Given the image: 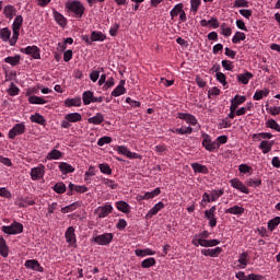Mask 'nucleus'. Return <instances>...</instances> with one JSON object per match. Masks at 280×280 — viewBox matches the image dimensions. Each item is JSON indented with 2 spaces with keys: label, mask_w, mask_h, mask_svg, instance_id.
<instances>
[{
  "label": "nucleus",
  "mask_w": 280,
  "mask_h": 280,
  "mask_svg": "<svg viewBox=\"0 0 280 280\" xmlns=\"http://www.w3.org/2000/svg\"><path fill=\"white\" fill-rule=\"evenodd\" d=\"M66 10L68 13L73 14L74 19H82L84 16V4L78 0L66 2Z\"/></svg>",
  "instance_id": "obj_1"
},
{
  "label": "nucleus",
  "mask_w": 280,
  "mask_h": 280,
  "mask_svg": "<svg viewBox=\"0 0 280 280\" xmlns=\"http://www.w3.org/2000/svg\"><path fill=\"white\" fill-rule=\"evenodd\" d=\"M21 27H23V15H16L12 24L13 34L10 39L11 47H14V45H16V40H19V36L21 34Z\"/></svg>",
  "instance_id": "obj_2"
},
{
  "label": "nucleus",
  "mask_w": 280,
  "mask_h": 280,
  "mask_svg": "<svg viewBox=\"0 0 280 280\" xmlns=\"http://www.w3.org/2000/svg\"><path fill=\"white\" fill-rule=\"evenodd\" d=\"M1 231L7 235H21V233H23V225L22 223L14 221L11 225H3Z\"/></svg>",
  "instance_id": "obj_3"
},
{
  "label": "nucleus",
  "mask_w": 280,
  "mask_h": 280,
  "mask_svg": "<svg viewBox=\"0 0 280 280\" xmlns=\"http://www.w3.org/2000/svg\"><path fill=\"white\" fill-rule=\"evenodd\" d=\"M113 242V233H104L94 237V243L98 246H108Z\"/></svg>",
  "instance_id": "obj_4"
},
{
  "label": "nucleus",
  "mask_w": 280,
  "mask_h": 280,
  "mask_svg": "<svg viewBox=\"0 0 280 280\" xmlns=\"http://www.w3.org/2000/svg\"><path fill=\"white\" fill-rule=\"evenodd\" d=\"M95 213L98 218H107V215H110L113 213V205L109 202H106L104 206L97 207L95 210Z\"/></svg>",
  "instance_id": "obj_5"
},
{
  "label": "nucleus",
  "mask_w": 280,
  "mask_h": 280,
  "mask_svg": "<svg viewBox=\"0 0 280 280\" xmlns=\"http://www.w3.org/2000/svg\"><path fill=\"white\" fill-rule=\"evenodd\" d=\"M215 206H212L209 210L205 211V215L207 220H209V226H211V229L218 225V219H215Z\"/></svg>",
  "instance_id": "obj_6"
},
{
  "label": "nucleus",
  "mask_w": 280,
  "mask_h": 280,
  "mask_svg": "<svg viewBox=\"0 0 280 280\" xmlns=\"http://www.w3.org/2000/svg\"><path fill=\"white\" fill-rule=\"evenodd\" d=\"M21 52L32 56V58L35 60H40V49H38L36 46H27L26 48H22Z\"/></svg>",
  "instance_id": "obj_7"
},
{
  "label": "nucleus",
  "mask_w": 280,
  "mask_h": 280,
  "mask_svg": "<svg viewBox=\"0 0 280 280\" xmlns=\"http://www.w3.org/2000/svg\"><path fill=\"white\" fill-rule=\"evenodd\" d=\"M25 132V124L20 122L16 124L10 131H9V139H16L19 135H23Z\"/></svg>",
  "instance_id": "obj_8"
},
{
  "label": "nucleus",
  "mask_w": 280,
  "mask_h": 280,
  "mask_svg": "<svg viewBox=\"0 0 280 280\" xmlns=\"http://www.w3.org/2000/svg\"><path fill=\"white\" fill-rule=\"evenodd\" d=\"M230 185L234 188L237 189V191H241L242 194H250V190L238 178H233L230 180Z\"/></svg>",
  "instance_id": "obj_9"
},
{
  "label": "nucleus",
  "mask_w": 280,
  "mask_h": 280,
  "mask_svg": "<svg viewBox=\"0 0 280 280\" xmlns=\"http://www.w3.org/2000/svg\"><path fill=\"white\" fill-rule=\"evenodd\" d=\"M118 154H122V156H127V159H141V155L128 150L125 145L117 147Z\"/></svg>",
  "instance_id": "obj_10"
},
{
  "label": "nucleus",
  "mask_w": 280,
  "mask_h": 280,
  "mask_svg": "<svg viewBox=\"0 0 280 280\" xmlns=\"http://www.w3.org/2000/svg\"><path fill=\"white\" fill-rule=\"evenodd\" d=\"M24 266L28 270H35L36 272H43L45 270L36 259L26 260Z\"/></svg>",
  "instance_id": "obj_11"
},
{
  "label": "nucleus",
  "mask_w": 280,
  "mask_h": 280,
  "mask_svg": "<svg viewBox=\"0 0 280 280\" xmlns=\"http://www.w3.org/2000/svg\"><path fill=\"white\" fill-rule=\"evenodd\" d=\"M202 145L206 150H208V152H213V150H218L219 148L218 142L211 141V137L208 135L202 140Z\"/></svg>",
  "instance_id": "obj_12"
},
{
  "label": "nucleus",
  "mask_w": 280,
  "mask_h": 280,
  "mask_svg": "<svg viewBox=\"0 0 280 280\" xmlns=\"http://www.w3.org/2000/svg\"><path fill=\"white\" fill-rule=\"evenodd\" d=\"M45 176V166H37L31 170L32 180H40Z\"/></svg>",
  "instance_id": "obj_13"
},
{
  "label": "nucleus",
  "mask_w": 280,
  "mask_h": 280,
  "mask_svg": "<svg viewBox=\"0 0 280 280\" xmlns=\"http://www.w3.org/2000/svg\"><path fill=\"white\" fill-rule=\"evenodd\" d=\"M178 118L183 119L184 121H186L190 126H196L198 124V119H196V116H194L191 114L179 113Z\"/></svg>",
  "instance_id": "obj_14"
},
{
  "label": "nucleus",
  "mask_w": 280,
  "mask_h": 280,
  "mask_svg": "<svg viewBox=\"0 0 280 280\" xmlns=\"http://www.w3.org/2000/svg\"><path fill=\"white\" fill-rule=\"evenodd\" d=\"M67 244H75V229L73 226H69L65 234Z\"/></svg>",
  "instance_id": "obj_15"
},
{
  "label": "nucleus",
  "mask_w": 280,
  "mask_h": 280,
  "mask_svg": "<svg viewBox=\"0 0 280 280\" xmlns=\"http://www.w3.org/2000/svg\"><path fill=\"white\" fill-rule=\"evenodd\" d=\"M272 145H275V141L262 140L259 144V150H261L262 154H268L272 152Z\"/></svg>",
  "instance_id": "obj_16"
},
{
  "label": "nucleus",
  "mask_w": 280,
  "mask_h": 280,
  "mask_svg": "<svg viewBox=\"0 0 280 280\" xmlns=\"http://www.w3.org/2000/svg\"><path fill=\"white\" fill-rule=\"evenodd\" d=\"M52 16H54L56 23H58V25H60V27H67V18H65V15H62L57 10H54Z\"/></svg>",
  "instance_id": "obj_17"
},
{
  "label": "nucleus",
  "mask_w": 280,
  "mask_h": 280,
  "mask_svg": "<svg viewBox=\"0 0 280 280\" xmlns=\"http://www.w3.org/2000/svg\"><path fill=\"white\" fill-rule=\"evenodd\" d=\"M16 205L20 207V209H25V207H32L36 205V201H34L31 197H24L20 198Z\"/></svg>",
  "instance_id": "obj_18"
},
{
  "label": "nucleus",
  "mask_w": 280,
  "mask_h": 280,
  "mask_svg": "<svg viewBox=\"0 0 280 280\" xmlns=\"http://www.w3.org/2000/svg\"><path fill=\"white\" fill-rule=\"evenodd\" d=\"M3 14L5 19L12 21V19H14V16L16 15V8H14V5L12 4H8L3 9Z\"/></svg>",
  "instance_id": "obj_19"
},
{
  "label": "nucleus",
  "mask_w": 280,
  "mask_h": 280,
  "mask_svg": "<svg viewBox=\"0 0 280 280\" xmlns=\"http://www.w3.org/2000/svg\"><path fill=\"white\" fill-rule=\"evenodd\" d=\"M244 102H246V96L235 95L231 100L230 108H234L235 110H237V108L241 106V104H244Z\"/></svg>",
  "instance_id": "obj_20"
},
{
  "label": "nucleus",
  "mask_w": 280,
  "mask_h": 280,
  "mask_svg": "<svg viewBox=\"0 0 280 280\" xmlns=\"http://www.w3.org/2000/svg\"><path fill=\"white\" fill-rule=\"evenodd\" d=\"M246 209L242 206H233L229 209H225V213H230L231 215H244Z\"/></svg>",
  "instance_id": "obj_21"
},
{
  "label": "nucleus",
  "mask_w": 280,
  "mask_h": 280,
  "mask_svg": "<svg viewBox=\"0 0 280 280\" xmlns=\"http://www.w3.org/2000/svg\"><path fill=\"white\" fill-rule=\"evenodd\" d=\"M165 208V203H163L162 201H159L153 208H151L149 210V212L147 213V218H154V215H156V213H159V211H161V209Z\"/></svg>",
  "instance_id": "obj_22"
},
{
  "label": "nucleus",
  "mask_w": 280,
  "mask_h": 280,
  "mask_svg": "<svg viewBox=\"0 0 280 280\" xmlns=\"http://www.w3.org/2000/svg\"><path fill=\"white\" fill-rule=\"evenodd\" d=\"M65 119L70 124H78V121H82V114L80 113H70L65 116Z\"/></svg>",
  "instance_id": "obj_23"
},
{
  "label": "nucleus",
  "mask_w": 280,
  "mask_h": 280,
  "mask_svg": "<svg viewBox=\"0 0 280 280\" xmlns=\"http://www.w3.org/2000/svg\"><path fill=\"white\" fill-rule=\"evenodd\" d=\"M104 122V114L97 113L95 116L88 118V124H92L93 126H100V124Z\"/></svg>",
  "instance_id": "obj_24"
},
{
  "label": "nucleus",
  "mask_w": 280,
  "mask_h": 280,
  "mask_svg": "<svg viewBox=\"0 0 280 280\" xmlns=\"http://www.w3.org/2000/svg\"><path fill=\"white\" fill-rule=\"evenodd\" d=\"M236 78L241 84H248L253 80V73L246 71L245 73L237 74Z\"/></svg>",
  "instance_id": "obj_25"
},
{
  "label": "nucleus",
  "mask_w": 280,
  "mask_h": 280,
  "mask_svg": "<svg viewBox=\"0 0 280 280\" xmlns=\"http://www.w3.org/2000/svg\"><path fill=\"white\" fill-rule=\"evenodd\" d=\"M124 84H126V81L121 80L119 85L116 86V89L112 92V97H119L126 93V88H124Z\"/></svg>",
  "instance_id": "obj_26"
},
{
  "label": "nucleus",
  "mask_w": 280,
  "mask_h": 280,
  "mask_svg": "<svg viewBox=\"0 0 280 280\" xmlns=\"http://www.w3.org/2000/svg\"><path fill=\"white\" fill-rule=\"evenodd\" d=\"M191 167L195 174H209V168H207L206 165H202L200 163H192Z\"/></svg>",
  "instance_id": "obj_27"
},
{
  "label": "nucleus",
  "mask_w": 280,
  "mask_h": 280,
  "mask_svg": "<svg viewBox=\"0 0 280 280\" xmlns=\"http://www.w3.org/2000/svg\"><path fill=\"white\" fill-rule=\"evenodd\" d=\"M59 170L62 174H73V172H75V168L66 162L59 164Z\"/></svg>",
  "instance_id": "obj_28"
},
{
  "label": "nucleus",
  "mask_w": 280,
  "mask_h": 280,
  "mask_svg": "<svg viewBox=\"0 0 280 280\" xmlns=\"http://www.w3.org/2000/svg\"><path fill=\"white\" fill-rule=\"evenodd\" d=\"M106 38V36L104 35V33L98 32V31H93L91 33V40L93 43H104V39Z\"/></svg>",
  "instance_id": "obj_29"
},
{
  "label": "nucleus",
  "mask_w": 280,
  "mask_h": 280,
  "mask_svg": "<svg viewBox=\"0 0 280 280\" xmlns=\"http://www.w3.org/2000/svg\"><path fill=\"white\" fill-rule=\"evenodd\" d=\"M269 94H270V90L262 89L255 92L253 100H255L256 102H259V100H264V97H268Z\"/></svg>",
  "instance_id": "obj_30"
},
{
  "label": "nucleus",
  "mask_w": 280,
  "mask_h": 280,
  "mask_svg": "<svg viewBox=\"0 0 280 280\" xmlns=\"http://www.w3.org/2000/svg\"><path fill=\"white\" fill-rule=\"evenodd\" d=\"M10 36H12V32L10 31V28L4 27L0 30V38L4 42L10 44V40H12V38H10Z\"/></svg>",
  "instance_id": "obj_31"
},
{
  "label": "nucleus",
  "mask_w": 280,
  "mask_h": 280,
  "mask_svg": "<svg viewBox=\"0 0 280 280\" xmlns=\"http://www.w3.org/2000/svg\"><path fill=\"white\" fill-rule=\"evenodd\" d=\"M30 119L33 124H39V126H45L46 124L45 117L38 113L31 115Z\"/></svg>",
  "instance_id": "obj_32"
},
{
  "label": "nucleus",
  "mask_w": 280,
  "mask_h": 280,
  "mask_svg": "<svg viewBox=\"0 0 280 280\" xmlns=\"http://www.w3.org/2000/svg\"><path fill=\"white\" fill-rule=\"evenodd\" d=\"M10 249L8 248V244L5 243V238L0 237V255L1 257H8Z\"/></svg>",
  "instance_id": "obj_33"
},
{
  "label": "nucleus",
  "mask_w": 280,
  "mask_h": 280,
  "mask_svg": "<svg viewBox=\"0 0 280 280\" xmlns=\"http://www.w3.org/2000/svg\"><path fill=\"white\" fill-rule=\"evenodd\" d=\"M46 159L48 161H58V159H62V152L54 149L47 154Z\"/></svg>",
  "instance_id": "obj_34"
},
{
  "label": "nucleus",
  "mask_w": 280,
  "mask_h": 280,
  "mask_svg": "<svg viewBox=\"0 0 280 280\" xmlns=\"http://www.w3.org/2000/svg\"><path fill=\"white\" fill-rule=\"evenodd\" d=\"M238 264L241 269L246 268V266H248V253L243 252L240 256H238Z\"/></svg>",
  "instance_id": "obj_35"
},
{
  "label": "nucleus",
  "mask_w": 280,
  "mask_h": 280,
  "mask_svg": "<svg viewBox=\"0 0 280 280\" xmlns=\"http://www.w3.org/2000/svg\"><path fill=\"white\" fill-rule=\"evenodd\" d=\"M65 104L69 108H71V106H82V98L81 97L68 98L65 101Z\"/></svg>",
  "instance_id": "obj_36"
},
{
  "label": "nucleus",
  "mask_w": 280,
  "mask_h": 280,
  "mask_svg": "<svg viewBox=\"0 0 280 280\" xmlns=\"http://www.w3.org/2000/svg\"><path fill=\"white\" fill-rule=\"evenodd\" d=\"M116 208L122 213H130V205L126 201H117Z\"/></svg>",
  "instance_id": "obj_37"
},
{
  "label": "nucleus",
  "mask_w": 280,
  "mask_h": 280,
  "mask_svg": "<svg viewBox=\"0 0 280 280\" xmlns=\"http://www.w3.org/2000/svg\"><path fill=\"white\" fill-rule=\"evenodd\" d=\"M135 254L137 257H148V255H156V252L152 250L151 248L145 249H136Z\"/></svg>",
  "instance_id": "obj_38"
},
{
  "label": "nucleus",
  "mask_w": 280,
  "mask_h": 280,
  "mask_svg": "<svg viewBox=\"0 0 280 280\" xmlns=\"http://www.w3.org/2000/svg\"><path fill=\"white\" fill-rule=\"evenodd\" d=\"M82 100H83L84 106H89V104L93 103V92L92 91L83 92Z\"/></svg>",
  "instance_id": "obj_39"
},
{
  "label": "nucleus",
  "mask_w": 280,
  "mask_h": 280,
  "mask_svg": "<svg viewBox=\"0 0 280 280\" xmlns=\"http://www.w3.org/2000/svg\"><path fill=\"white\" fill-rule=\"evenodd\" d=\"M4 62H7V65H11V67H16V65L21 62V55H15L14 57H7L4 59Z\"/></svg>",
  "instance_id": "obj_40"
},
{
  "label": "nucleus",
  "mask_w": 280,
  "mask_h": 280,
  "mask_svg": "<svg viewBox=\"0 0 280 280\" xmlns=\"http://www.w3.org/2000/svg\"><path fill=\"white\" fill-rule=\"evenodd\" d=\"M279 225H280V217H276L269 220V222L267 223L268 230L271 232L275 231Z\"/></svg>",
  "instance_id": "obj_41"
},
{
  "label": "nucleus",
  "mask_w": 280,
  "mask_h": 280,
  "mask_svg": "<svg viewBox=\"0 0 280 280\" xmlns=\"http://www.w3.org/2000/svg\"><path fill=\"white\" fill-rule=\"evenodd\" d=\"M266 128H270L271 130H276V132H280V125L275 119L267 120Z\"/></svg>",
  "instance_id": "obj_42"
},
{
  "label": "nucleus",
  "mask_w": 280,
  "mask_h": 280,
  "mask_svg": "<svg viewBox=\"0 0 280 280\" xmlns=\"http://www.w3.org/2000/svg\"><path fill=\"white\" fill-rule=\"evenodd\" d=\"M242 40H246V34H244L242 32H236L232 38V43L234 45H237V44L242 43Z\"/></svg>",
  "instance_id": "obj_43"
},
{
  "label": "nucleus",
  "mask_w": 280,
  "mask_h": 280,
  "mask_svg": "<svg viewBox=\"0 0 280 280\" xmlns=\"http://www.w3.org/2000/svg\"><path fill=\"white\" fill-rule=\"evenodd\" d=\"M183 3L176 4L173 10L171 11V19L174 20L175 16H178L183 12Z\"/></svg>",
  "instance_id": "obj_44"
},
{
  "label": "nucleus",
  "mask_w": 280,
  "mask_h": 280,
  "mask_svg": "<svg viewBox=\"0 0 280 280\" xmlns=\"http://www.w3.org/2000/svg\"><path fill=\"white\" fill-rule=\"evenodd\" d=\"M78 207H80V202H73L69 206L61 208V213H71V211H75Z\"/></svg>",
  "instance_id": "obj_45"
},
{
  "label": "nucleus",
  "mask_w": 280,
  "mask_h": 280,
  "mask_svg": "<svg viewBox=\"0 0 280 280\" xmlns=\"http://www.w3.org/2000/svg\"><path fill=\"white\" fill-rule=\"evenodd\" d=\"M173 132H176L177 135H191V132H194V128L191 127L176 128L175 130H173Z\"/></svg>",
  "instance_id": "obj_46"
},
{
  "label": "nucleus",
  "mask_w": 280,
  "mask_h": 280,
  "mask_svg": "<svg viewBox=\"0 0 280 280\" xmlns=\"http://www.w3.org/2000/svg\"><path fill=\"white\" fill-rule=\"evenodd\" d=\"M28 102H30V104H39V105L47 104V101H45V98L35 96V95L30 96Z\"/></svg>",
  "instance_id": "obj_47"
},
{
  "label": "nucleus",
  "mask_w": 280,
  "mask_h": 280,
  "mask_svg": "<svg viewBox=\"0 0 280 280\" xmlns=\"http://www.w3.org/2000/svg\"><path fill=\"white\" fill-rule=\"evenodd\" d=\"M161 194V188H155L152 191L145 192L144 194V198L145 200H150L152 198H156V196H159Z\"/></svg>",
  "instance_id": "obj_48"
},
{
  "label": "nucleus",
  "mask_w": 280,
  "mask_h": 280,
  "mask_svg": "<svg viewBox=\"0 0 280 280\" xmlns=\"http://www.w3.org/2000/svg\"><path fill=\"white\" fill-rule=\"evenodd\" d=\"M156 265V259L154 258H147L141 262L142 268H152V266Z\"/></svg>",
  "instance_id": "obj_49"
},
{
  "label": "nucleus",
  "mask_w": 280,
  "mask_h": 280,
  "mask_svg": "<svg viewBox=\"0 0 280 280\" xmlns=\"http://www.w3.org/2000/svg\"><path fill=\"white\" fill-rule=\"evenodd\" d=\"M52 189L56 194H65V191H67V186L65 183H57Z\"/></svg>",
  "instance_id": "obj_50"
},
{
  "label": "nucleus",
  "mask_w": 280,
  "mask_h": 280,
  "mask_svg": "<svg viewBox=\"0 0 280 280\" xmlns=\"http://www.w3.org/2000/svg\"><path fill=\"white\" fill-rule=\"evenodd\" d=\"M21 90H19V86H16L14 83L10 84V88L7 90V93L11 95V97L16 96L18 93H20Z\"/></svg>",
  "instance_id": "obj_51"
},
{
  "label": "nucleus",
  "mask_w": 280,
  "mask_h": 280,
  "mask_svg": "<svg viewBox=\"0 0 280 280\" xmlns=\"http://www.w3.org/2000/svg\"><path fill=\"white\" fill-rule=\"evenodd\" d=\"M247 187H259L261 185V179L259 178H249L246 180Z\"/></svg>",
  "instance_id": "obj_52"
},
{
  "label": "nucleus",
  "mask_w": 280,
  "mask_h": 280,
  "mask_svg": "<svg viewBox=\"0 0 280 280\" xmlns=\"http://www.w3.org/2000/svg\"><path fill=\"white\" fill-rule=\"evenodd\" d=\"M224 195V190H212L210 192V198L212 202H215L221 196Z\"/></svg>",
  "instance_id": "obj_53"
},
{
  "label": "nucleus",
  "mask_w": 280,
  "mask_h": 280,
  "mask_svg": "<svg viewBox=\"0 0 280 280\" xmlns=\"http://www.w3.org/2000/svg\"><path fill=\"white\" fill-rule=\"evenodd\" d=\"M112 142H113V138H110L108 136H104V137L98 139L97 145L102 147V145H106V144L112 143Z\"/></svg>",
  "instance_id": "obj_54"
},
{
  "label": "nucleus",
  "mask_w": 280,
  "mask_h": 280,
  "mask_svg": "<svg viewBox=\"0 0 280 280\" xmlns=\"http://www.w3.org/2000/svg\"><path fill=\"white\" fill-rule=\"evenodd\" d=\"M98 167H100L102 174H107V175L113 174V170H110V165H108V164H100Z\"/></svg>",
  "instance_id": "obj_55"
},
{
  "label": "nucleus",
  "mask_w": 280,
  "mask_h": 280,
  "mask_svg": "<svg viewBox=\"0 0 280 280\" xmlns=\"http://www.w3.org/2000/svg\"><path fill=\"white\" fill-rule=\"evenodd\" d=\"M218 82H220L223 86H226V75L222 72H217L215 74Z\"/></svg>",
  "instance_id": "obj_56"
},
{
  "label": "nucleus",
  "mask_w": 280,
  "mask_h": 280,
  "mask_svg": "<svg viewBox=\"0 0 280 280\" xmlns=\"http://www.w3.org/2000/svg\"><path fill=\"white\" fill-rule=\"evenodd\" d=\"M221 31H222V35L226 37L231 36L232 34L231 27L226 26L225 23L221 24Z\"/></svg>",
  "instance_id": "obj_57"
},
{
  "label": "nucleus",
  "mask_w": 280,
  "mask_h": 280,
  "mask_svg": "<svg viewBox=\"0 0 280 280\" xmlns=\"http://www.w3.org/2000/svg\"><path fill=\"white\" fill-rule=\"evenodd\" d=\"M198 8H200V0H190L191 12H198Z\"/></svg>",
  "instance_id": "obj_58"
},
{
  "label": "nucleus",
  "mask_w": 280,
  "mask_h": 280,
  "mask_svg": "<svg viewBox=\"0 0 280 280\" xmlns=\"http://www.w3.org/2000/svg\"><path fill=\"white\" fill-rule=\"evenodd\" d=\"M0 197L1 198H12V192L8 190L5 187L0 188Z\"/></svg>",
  "instance_id": "obj_59"
},
{
  "label": "nucleus",
  "mask_w": 280,
  "mask_h": 280,
  "mask_svg": "<svg viewBox=\"0 0 280 280\" xmlns=\"http://www.w3.org/2000/svg\"><path fill=\"white\" fill-rule=\"evenodd\" d=\"M221 65H222L223 69H225V71H233V62H231L229 60H222Z\"/></svg>",
  "instance_id": "obj_60"
},
{
  "label": "nucleus",
  "mask_w": 280,
  "mask_h": 280,
  "mask_svg": "<svg viewBox=\"0 0 280 280\" xmlns=\"http://www.w3.org/2000/svg\"><path fill=\"white\" fill-rule=\"evenodd\" d=\"M234 8H248V2L246 0H235Z\"/></svg>",
  "instance_id": "obj_61"
},
{
  "label": "nucleus",
  "mask_w": 280,
  "mask_h": 280,
  "mask_svg": "<svg viewBox=\"0 0 280 280\" xmlns=\"http://www.w3.org/2000/svg\"><path fill=\"white\" fill-rule=\"evenodd\" d=\"M240 14H242L245 19H250L253 16V11L248 9H241Z\"/></svg>",
  "instance_id": "obj_62"
},
{
  "label": "nucleus",
  "mask_w": 280,
  "mask_h": 280,
  "mask_svg": "<svg viewBox=\"0 0 280 280\" xmlns=\"http://www.w3.org/2000/svg\"><path fill=\"white\" fill-rule=\"evenodd\" d=\"M104 185H106V187H110V189H117V183H115V180L104 179Z\"/></svg>",
  "instance_id": "obj_63"
},
{
  "label": "nucleus",
  "mask_w": 280,
  "mask_h": 280,
  "mask_svg": "<svg viewBox=\"0 0 280 280\" xmlns=\"http://www.w3.org/2000/svg\"><path fill=\"white\" fill-rule=\"evenodd\" d=\"M90 80H92V82H96L97 80H100V71L93 70L90 73Z\"/></svg>",
  "instance_id": "obj_64"
}]
</instances>
